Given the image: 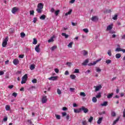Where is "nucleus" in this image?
<instances>
[{
	"label": "nucleus",
	"instance_id": "nucleus-1",
	"mask_svg": "<svg viewBox=\"0 0 125 125\" xmlns=\"http://www.w3.org/2000/svg\"><path fill=\"white\" fill-rule=\"evenodd\" d=\"M8 40L9 39L8 38V36H7L4 40H3V42L2 43V46L3 47H5L6 45H7V42H8Z\"/></svg>",
	"mask_w": 125,
	"mask_h": 125
},
{
	"label": "nucleus",
	"instance_id": "nucleus-2",
	"mask_svg": "<svg viewBox=\"0 0 125 125\" xmlns=\"http://www.w3.org/2000/svg\"><path fill=\"white\" fill-rule=\"evenodd\" d=\"M81 111H83V113H84L85 114H86V113H88V109H87V108H85V106H83L81 108Z\"/></svg>",
	"mask_w": 125,
	"mask_h": 125
},
{
	"label": "nucleus",
	"instance_id": "nucleus-3",
	"mask_svg": "<svg viewBox=\"0 0 125 125\" xmlns=\"http://www.w3.org/2000/svg\"><path fill=\"white\" fill-rule=\"evenodd\" d=\"M95 89V91H99V90H100L102 88V85H99L98 86H94Z\"/></svg>",
	"mask_w": 125,
	"mask_h": 125
},
{
	"label": "nucleus",
	"instance_id": "nucleus-4",
	"mask_svg": "<svg viewBox=\"0 0 125 125\" xmlns=\"http://www.w3.org/2000/svg\"><path fill=\"white\" fill-rule=\"evenodd\" d=\"M58 79V76H52L48 79L49 81H56Z\"/></svg>",
	"mask_w": 125,
	"mask_h": 125
},
{
	"label": "nucleus",
	"instance_id": "nucleus-5",
	"mask_svg": "<svg viewBox=\"0 0 125 125\" xmlns=\"http://www.w3.org/2000/svg\"><path fill=\"white\" fill-rule=\"evenodd\" d=\"M47 102V98L46 97V96H44L42 100V104L46 103Z\"/></svg>",
	"mask_w": 125,
	"mask_h": 125
},
{
	"label": "nucleus",
	"instance_id": "nucleus-6",
	"mask_svg": "<svg viewBox=\"0 0 125 125\" xmlns=\"http://www.w3.org/2000/svg\"><path fill=\"white\" fill-rule=\"evenodd\" d=\"M40 45L41 44H39L36 46L35 51H36V52H40V51H41V49L40 48Z\"/></svg>",
	"mask_w": 125,
	"mask_h": 125
},
{
	"label": "nucleus",
	"instance_id": "nucleus-7",
	"mask_svg": "<svg viewBox=\"0 0 125 125\" xmlns=\"http://www.w3.org/2000/svg\"><path fill=\"white\" fill-rule=\"evenodd\" d=\"M37 8L42 9V8H43V4H42V3H38V6H37Z\"/></svg>",
	"mask_w": 125,
	"mask_h": 125
},
{
	"label": "nucleus",
	"instance_id": "nucleus-8",
	"mask_svg": "<svg viewBox=\"0 0 125 125\" xmlns=\"http://www.w3.org/2000/svg\"><path fill=\"white\" fill-rule=\"evenodd\" d=\"M82 53L83 56H86L88 53V52L85 50H83L82 51Z\"/></svg>",
	"mask_w": 125,
	"mask_h": 125
},
{
	"label": "nucleus",
	"instance_id": "nucleus-9",
	"mask_svg": "<svg viewBox=\"0 0 125 125\" xmlns=\"http://www.w3.org/2000/svg\"><path fill=\"white\" fill-rule=\"evenodd\" d=\"M91 20H92L94 22H95V21H98V18L97 17V16H94L92 17V18L91 19Z\"/></svg>",
	"mask_w": 125,
	"mask_h": 125
},
{
	"label": "nucleus",
	"instance_id": "nucleus-10",
	"mask_svg": "<svg viewBox=\"0 0 125 125\" xmlns=\"http://www.w3.org/2000/svg\"><path fill=\"white\" fill-rule=\"evenodd\" d=\"M18 11V8H17L16 7H13L12 10V12L14 14L16 12H17Z\"/></svg>",
	"mask_w": 125,
	"mask_h": 125
},
{
	"label": "nucleus",
	"instance_id": "nucleus-11",
	"mask_svg": "<svg viewBox=\"0 0 125 125\" xmlns=\"http://www.w3.org/2000/svg\"><path fill=\"white\" fill-rule=\"evenodd\" d=\"M13 62L14 64V65H18V64H19V60H18V59H15L13 61Z\"/></svg>",
	"mask_w": 125,
	"mask_h": 125
},
{
	"label": "nucleus",
	"instance_id": "nucleus-12",
	"mask_svg": "<svg viewBox=\"0 0 125 125\" xmlns=\"http://www.w3.org/2000/svg\"><path fill=\"white\" fill-rule=\"evenodd\" d=\"M112 29H113V25H109L107 26V27L106 28V31H111V30H112Z\"/></svg>",
	"mask_w": 125,
	"mask_h": 125
},
{
	"label": "nucleus",
	"instance_id": "nucleus-13",
	"mask_svg": "<svg viewBox=\"0 0 125 125\" xmlns=\"http://www.w3.org/2000/svg\"><path fill=\"white\" fill-rule=\"evenodd\" d=\"M87 63H88V60L86 59L82 63V65L83 66H86Z\"/></svg>",
	"mask_w": 125,
	"mask_h": 125
},
{
	"label": "nucleus",
	"instance_id": "nucleus-14",
	"mask_svg": "<svg viewBox=\"0 0 125 125\" xmlns=\"http://www.w3.org/2000/svg\"><path fill=\"white\" fill-rule=\"evenodd\" d=\"M72 11L73 10H72V9H70L68 12L65 14V16H68V15H70L71 13H72Z\"/></svg>",
	"mask_w": 125,
	"mask_h": 125
},
{
	"label": "nucleus",
	"instance_id": "nucleus-15",
	"mask_svg": "<svg viewBox=\"0 0 125 125\" xmlns=\"http://www.w3.org/2000/svg\"><path fill=\"white\" fill-rule=\"evenodd\" d=\"M36 11H37L38 13H39L40 14H41V13H42V9L38 8L36 9Z\"/></svg>",
	"mask_w": 125,
	"mask_h": 125
},
{
	"label": "nucleus",
	"instance_id": "nucleus-16",
	"mask_svg": "<svg viewBox=\"0 0 125 125\" xmlns=\"http://www.w3.org/2000/svg\"><path fill=\"white\" fill-rule=\"evenodd\" d=\"M101 105L103 106H108V102H104L103 104H101Z\"/></svg>",
	"mask_w": 125,
	"mask_h": 125
},
{
	"label": "nucleus",
	"instance_id": "nucleus-17",
	"mask_svg": "<svg viewBox=\"0 0 125 125\" xmlns=\"http://www.w3.org/2000/svg\"><path fill=\"white\" fill-rule=\"evenodd\" d=\"M62 37H64L65 39H68L69 38V35L66 34L65 33H62Z\"/></svg>",
	"mask_w": 125,
	"mask_h": 125
},
{
	"label": "nucleus",
	"instance_id": "nucleus-18",
	"mask_svg": "<svg viewBox=\"0 0 125 125\" xmlns=\"http://www.w3.org/2000/svg\"><path fill=\"white\" fill-rule=\"evenodd\" d=\"M102 120H103V117H101V118H100L99 119V120H98L97 121V124L98 125H100V124L102 123Z\"/></svg>",
	"mask_w": 125,
	"mask_h": 125
},
{
	"label": "nucleus",
	"instance_id": "nucleus-19",
	"mask_svg": "<svg viewBox=\"0 0 125 125\" xmlns=\"http://www.w3.org/2000/svg\"><path fill=\"white\" fill-rule=\"evenodd\" d=\"M119 121H120V117H118L116 120H115L114 122H113V125H116V124H117V123H118V122H119Z\"/></svg>",
	"mask_w": 125,
	"mask_h": 125
},
{
	"label": "nucleus",
	"instance_id": "nucleus-20",
	"mask_svg": "<svg viewBox=\"0 0 125 125\" xmlns=\"http://www.w3.org/2000/svg\"><path fill=\"white\" fill-rule=\"evenodd\" d=\"M74 113H81V108H79V109H74Z\"/></svg>",
	"mask_w": 125,
	"mask_h": 125
},
{
	"label": "nucleus",
	"instance_id": "nucleus-21",
	"mask_svg": "<svg viewBox=\"0 0 125 125\" xmlns=\"http://www.w3.org/2000/svg\"><path fill=\"white\" fill-rule=\"evenodd\" d=\"M111 117H116V112L114 111H112L111 112Z\"/></svg>",
	"mask_w": 125,
	"mask_h": 125
},
{
	"label": "nucleus",
	"instance_id": "nucleus-22",
	"mask_svg": "<svg viewBox=\"0 0 125 125\" xmlns=\"http://www.w3.org/2000/svg\"><path fill=\"white\" fill-rule=\"evenodd\" d=\"M45 18H46V16H45V15H43L40 17V19H41V20H44Z\"/></svg>",
	"mask_w": 125,
	"mask_h": 125
},
{
	"label": "nucleus",
	"instance_id": "nucleus-23",
	"mask_svg": "<svg viewBox=\"0 0 125 125\" xmlns=\"http://www.w3.org/2000/svg\"><path fill=\"white\" fill-rule=\"evenodd\" d=\"M92 101L93 102V103H96V102H97V99L96 98V97H93Z\"/></svg>",
	"mask_w": 125,
	"mask_h": 125
},
{
	"label": "nucleus",
	"instance_id": "nucleus-24",
	"mask_svg": "<svg viewBox=\"0 0 125 125\" xmlns=\"http://www.w3.org/2000/svg\"><path fill=\"white\" fill-rule=\"evenodd\" d=\"M101 61V59H100L99 60H97L96 61H94L93 63V65H96V64H97V63H98V62Z\"/></svg>",
	"mask_w": 125,
	"mask_h": 125
},
{
	"label": "nucleus",
	"instance_id": "nucleus-25",
	"mask_svg": "<svg viewBox=\"0 0 125 125\" xmlns=\"http://www.w3.org/2000/svg\"><path fill=\"white\" fill-rule=\"evenodd\" d=\"M27 78H28V75L27 74H25L22 77L21 79L27 81Z\"/></svg>",
	"mask_w": 125,
	"mask_h": 125
},
{
	"label": "nucleus",
	"instance_id": "nucleus-26",
	"mask_svg": "<svg viewBox=\"0 0 125 125\" xmlns=\"http://www.w3.org/2000/svg\"><path fill=\"white\" fill-rule=\"evenodd\" d=\"M37 43H38V40H37V39L36 38H34L33 39V44H37Z\"/></svg>",
	"mask_w": 125,
	"mask_h": 125
},
{
	"label": "nucleus",
	"instance_id": "nucleus-27",
	"mask_svg": "<svg viewBox=\"0 0 125 125\" xmlns=\"http://www.w3.org/2000/svg\"><path fill=\"white\" fill-rule=\"evenodd\" d=\"M70 78L72 80H75L76 76V75L73 74V75H70Z\"/></svg>",
	"mask_w": 125,
	"mask_h": 125
},
{
	"label": "nucleus",
	"instance_id": "nucleus-28",
	"mask_svg": "<svg viewBox=\"0 0 125 125\" xmlns=\"http://www.w3.org/2000/svg\"><path fill=\"white\" fill-rule=\"evenodd\" d=\"M116 58L117 59H119V58H121V56H122V55L121 54H117L116 55Z\"/></svg>",
	"mask_w": 125,
	"mask_h": 125
},
{
	"label": "nucleus",
	"instance_id": "nucleus-29",
	"mask_svg": "<svg viewBox=\"0 0 125 125\" xmlns=\"http://www.w3.org/2000/svg\"><path fill=\"white\" fill-rule=\"evenodd\" d=\"M113 95H114V94L113 93H110L107 95V98L110 99V98H112L113 97Z\"/></svg>",
	"mask_w": 125,
	"mask_h": 125
},
{
	"label": "nucleus",
	"instance_id": "nucleus-30",
	"mask_svg": "<svg viewBox=\"0 0 125 125\" xmlns=\"http://www.w3.org/2000/svg\"><path fill=\"white\" fill-rule=\"evenodd\" d=\"M5 109L6 111H9V110H10V106L8 105H6L5 106Z\"/></svg>",
	"mask_w": 125,
	"mask_h": 125
},
{
	"label": "nucleus",
	"instance_id": "nucleus-31",
	"mask_svg": "<svg viewBox=\"0 0 125 125\" xmlns=\"http://www.w3.org/2000/svg\"><path fill=\"white\" fill-rule=\"evenodd\" d=\"M56 48H57V46H53L51 49L52 50V51H54V50H55V49H56Z\"/></svg>",
	"mask_w": 125,
	"mask_h": 125
},
{
	"label": "nucleus",
	"instance_id": "nucleus-32",
	"mask_svg": "<svg viewBox=\"0 0 125 125\" xmlns=\"http://www.w3.org/2000/svg\"><path fill=\"white\" fill-rule=\"evenodd\" d=\"M54 39V37H51V39H50L48 41V42H53L54 40H53Z\"/></svg>",
	"mask_w": 125,
	"mask_h": 125
},
{
	"label": "nucleus",
	"instance_id": "nucleus-33",
	"mask_svg": "<svg viewBox=\"0 0 125 125\" xmlns=\"http://www.w3.org/2000/svg\"><path fill=\"white\" fill-rule=\"evenodd\" d=\"M25 36H26V34H25L24 33V32H21V38H25Z\"/></svg>",
	"mask_w": 125,
	"mask_h": 125
},
{
	"label": "nucleus",
	"instance_id": "nucleus-34",
	"mask_svg": "<svg viewBox=\"0 0 125 125\" xmlns=\"http://www.w3.org/2000/svg\"><path fill=\"white\" fill-rule=\"evenodd\" d=\"M112 19L113 20H117V19H118V15L115 14L114 16L112 18Z\"/></svg>",
	"mask_w": 125,
	"mask_h": 125
},
{
	"label": "nucleus",
	"instance_id": "nucleus-35",
	"mask_svg": "<svg viewBox=\"0 0 125 125\" xmlns=\"http://www.w3.org/2000/svg\"><path fill=\"white\" fill-rule=\"evenodd\" d=\"M60 12V10H59L56 11L55 12V14L56 16H58V14H59Z\"/></svg>",
	"mask_w": 125,
	"mask_h": 125
},
{
	"label": "nucleus",
	"instance_id": "nucleus-36",
	"mask_svg": "<svg viewBox=\"0 0 125 125\" xmlns=\"http://www.w3.org/2000/svg\"><path fill=\"white\" fill-rule=\"evenodd\" d=\"M93 121V117L92 116H90V118L88 119L89 123H91Z\"/></svg>",
	"mask_w": 125,
	"mask_h": 125
},
{
	"label": "nucleus",
	"instance_id": "nucleus-37",
	"mask_svg": "<svg viewBox=\"0 0 125 125\" xmlns=\"http://www.w3.org/2000/svg\"><path fill=\"white\" fill-rule=\"evenodd\" d=\"M30 70H34V69H35V65H34V64H31V65H30Z\"/></svg>",
	"mask_w": 125,
	"mask_h": 125
},
{
	"label": "nucleus",
	"instance_id": "nucleus-38",
	"mask_svg": "<svg viewBox=\"0 0 125 125\" xmlns=\"http://www.w3.org/2000/svg\"><path fill=\"white\" fill-rule=\"evenodd\" d=\"M101 97V93L99 92L98 95L96 96V98H100Z\"/></svg>",
	"mask_w": 125,
	"mask_h": 125
},
{
	"label": "nucleus",
	"instance_id": "nucleus-39",
	"mask_svg": "<svg viewBox=\"0 0 125 125\" xmlns=\"http://www.w3.org/2000/svg\"><path fill=\"white\" fill-rule=\"evenodd\" d=\"M73 42H70L69 43V44L68 45V47H70V48H72V45H73Z\"/></svg>",
	"mask_w": 125,
	"mask_h": 125
},
{
	"label": "nucleus",
	"instance_id": "nucleus-40",
	"mask_svg": "<svg viewBox=\"0 0 125 125\" xmlns=\"http://www.w3.org/2000/svg\"><path fill=\"white\" fill-rule=\"evenodd\" d=\"M55 116L56 119H57V120H60V119H61V117L59 115L56 114Z\"/></svg>",
	"mask_w": 125,
	"mask_h": 125
},
{
	"label": "nucleus",
	"instance_id": "nucleus-41",
	"mask_svg": "<svg viewBox=\"0 0 125 125\" xmlns=\"http://www.w3.org/2000/svg\"><path fill=\"white\" fill-rule=\"evenodd\" d=\"M96 72H97L98 73H100V72H101V69H100L99 67H97L96 68Z\"/></svg>",
	"mask_w": 125,
	"mask_h": 125
},
{
	"label": "nucleus",
	"instance_id": "nucleus-42",
	"mask_svg": "<svg viewBox=\"0 0 125 125\" xmlns=\"http://www.w3.org/2000/svg\"><path fill=\"white\" fill-rule=\"evenodd\" d=\"M105 62L106 64H110V63L112 62V61H111V60H107L105 61Z\"/></svg>",
	"mask_w": 125,
	"mask_h": 125
},
{
	"label": "nucleus",
	"instance_id": "nucleus-43",
	"mask_svg": "<svg viewBox=\"0 0 125 125\" xmlns=\"http://www.w3.org/2000/svg\"><path fill=\"white\" fill-rule=\"evenodd\" d=\"M57 92L58 94H59V95H60V94H61V93H62V92H61V90L60 89H58Z\"/></svg>",
	"mask_w": 125,
	"mask_h": 125
},
{
	"label": "nucleus",
	"instance_id": "nucleus-44",
	"mask_svg": "<svg viewBox=\"0 0 125 125\" xmlns=\"http://www.w3.org/2000/svg\"><path fill=\"white\" fill-rule=\"evenodd\" d=\"M37 82H38V80L36 79H34L32 81V83H37Z\"/></svg>",
	"mask_w": 125,
	"mask_h": 125
},
{
	"label": "nucleus",
	"instance_id": "nucleus-45",
	"mask_svg": "<svg viewBox=\"0 0 125 125\" xmlns=\"http://www.w3.org/2000/svg\"><path fill=\"white\" fill-rule=\"evenodd\" d=\"M74 73L78 74L79 73H80V69H75L74 70Z\"/></svg>",
	"mask_w": 125,
	"mask_h": 125
},
{
	"label": "nucleus",
	"instance_id": "nucleus-46",
	"mask_svg": "<svg viewBox=\"0 0 125 125\" xmlns=\"http://www.w3.org/2000/svg\"><path fill=\"white\" fill-rule=\"evenodd\" d=\"M26 81H27V80H24V79H21V83L22 84H23V83H26Z\"/></svg>",
	"mask_w": 125,
	"mask_h": 125
},
{
	"label": "nucleus",
	"instance_id": "nucleus-47",
	"mask_svg": "<svg viewBox=\"0 0 125 125\" xmlns=\"http://www.w3.org/2000/svg\"><path fill=\"white\" fill-rule=\"evenodd\" d=\"M122 48H120V47H117L116 50L115 51H122Z\"/></svg>",
	"mask_w": 125,
	"mask_h": 125
},
{
	"label": "nucleus",
	"instance_id": "nucleus-48",
	"mask_svg": "<svg viewBox=\"0 0 125 125\" xmlns=\"http://www.w3.org/2000/svg\"><path fill=\"white\" fill-rule=\"evenodd\" d=\"M107 54L109 55V56H112V52L110 50H108Z\"/></svg>",
	"mask_w": 125,
	"mask_h": 125
},
{
	"label": "nucleus",
	"instance_id": "nucleus-49",
	"mask_svg": "<svg viewBox=\"0 0 125 125\" xmlns=\"http://www.w3.org/2000/svg\"><path fill=\"white\" fill-rule=\"evenodd\" d=\"M24 56H25V55L23 54H21L19 56V58H21V59H23V58H24Z\"/></svg>",
	"mask_w": 125,
	"mask_h": 125
},
{
	"label": "nucleus",
	"instance_id": "nucleus-50",
	"mask_svg": "<svg viewBox=\"0 0 125 125\" xmlns=\"http://www.w3.org/2000/svg\"><path fill=\"white\" fill-rule=\"evenodd\" d=\"M81 96H83V97H85V93L84 92H81L80 93Z\"/></svg>",
	"mask_w": 125,
	"mask_h": 125
},
{
	"label": "nucleus",
	"instance_id": "nucleus-51",
	"mask_svg": "<svg viewBox=\"0 0 125 125\" xmlns=\"http://www.w3.org/2000/svg\"><path fill=\"white\" fill-rule=\"evenodd\" d=\"M83 32H84L85 33H88V29H87V28H84V29H83Z\"/></svg>",
	"mask_w": 125,
	"mask_h": 125
},
{
	"label": "nucleus",
	"instance_id": "nucleus-52",
	"mask_svg": "<svg viewBox=\"0 0 125 125\" xmlns=\"http://www.w3.org/2000/svg\"><path fill=\"white\" fill-rule=\"evenodd\" d=\"M34 13H35V11L34 10L30 11V15H34Z\"/></svg>",
	"mask_w": 125,
	"mask_h": 125
},
{
	"label": "nucleus",
	"instance_id": "nucleus-53",
	"mask_svg": "<svg viewBox=\"0 0 125 125\" xmlns=\"http://www.w3.org/2000/svg\"><path fill=\"white\" fill-rule=\"evenodd\" d=\"M69 90L70 91H71V92H74V90H75V88H69Z\"/></svg>",
	"mask_w": 125,
	"mask_h": 125
},
{
	"label": "nucleus",
	"instance_id": "nucleus-54",
	"mask_svg": "<svg viewBox=\"0 0 125 125\" xmlns=\"http://www.w3.org/2000/svg\"><path fill=\"white\" fill-rule=\"evenodd\" d=\"M62 117H65V116H67V113L66 112H62Z\"/></svg>",
	"mask_w": 125,
	"mask_h": 125
},
{
	"label": "nucleus",
	"instance_id": "nucleus-55",
	"mask_svg": "<svg viewBox=\"0 0 125 125\" xmlns=\"http://www.w3.org/2000/svg\"><path fill=\"white\" fill-rule=\"evenodd\" d=\"M13 96H14V97H16V96H17V93L16 92H14L12 94Z\"/></svg>",
	"mask_w": 125,
	"mask_h": 125
},
{
	"label": "nucleus",
	"instance_id": "nucleus-56",
	"mask_svg": "<svg viewBox=\"0 0 125 125\" xmlns=\"http://www.w3.org/2000/svg\"><path fill=\"white\" fill-rule=\"evenodd\" d=\"M13 87H14V85H13L8 86V88H9L10 89H11V88H13Z\"/></svg>",
	"mask_w": 125,
	"mask_h": 125
},
{
	"label": "nucleus",
	"instance_id": "nucleus-57",
	"mask_svg": "<svg viewBox=\"0 0 125 125\" xmlns=\"http://www.w3.org/2000/svg\"><path fill=\"white\" fill-rule=\"evenodd\" d=\"M62 110V111H67V110H68V108L66 107H63Z\"/></svg>",
	"mask_w": 125,
	"mask_h": 125
},
{
	"label": "nucleus",
	"instance_id": "nucleus-58",
	"mask_svg": "<svg viewBox=\"0 0 125 125\" xmlns=\"http://www.w3.org/2000/svg\"><path fill=\"white\" fill-rule=\"evenodd\" d=\"M111 9H109V10H106L105 12H104V13H110L111 12Z\"/></svg>",
	"mask_w": 125,
	"mask_h": 125
},
{
	"label": "nucleus",
	"instance_id": "nucleus-59",
	"mask_svg": "<svg viewBox=\"0 0 125 125\" xmlns=\"http://www.w3.org/2000/svg\"><path fill=\"white\" fill-rule=\"evenodd\" d=\"M27 122L28 123V124H29L30 125H32V120H27Z\"/></svg>",
	"mask_w": 125,
	"mask_h": 125
},
{
	"label": "nucleus",
	"instance_id": "nucleus-60",
	"mask_svg": "<svg viewBox=\"0 0 125 125\" xmlns=\"http://www.w3.org/2000/svg\"><path fill=\"white\" fill-rule=\"evenodd\" d=\"M3 122H7V117H5L3 119Z\"/></svg>",
	"mask_w": 125,
	"mask_h": 125
},
{
	"label": "nucleus",
	"instance_id": "nucleus-61",
	"mask_svg": "<svg viewBox=\"0 0 125 125\" xmlns=\"http://www.w3.org/2000/svg\"><path fill=\"white\" fill-rule=\"evenodd\" d=\"M66 120H67V121H68V120H69L70 119V115L69 114H67L66 115Z\"/></svg>",
	"mask_w": 125,
	"mask_h": 125
},
{
	"label": "nucleus",
	"instance_id": "nucleus-62",
	"mask_svg": "<svg viewBox=\"0 0 125 125\" xmlns=\"http://www.w3.org/2000/svg\"><path fill=\"white\" fill-rule=\"evenodd\" d=\"M38 20H37V18H34V19H33V22H34V23H36V22H37V21Z\"/></svg>",
	"mask_w": 125,
	"mask_h": 125
},
{
	"label": "nucleus",
	"instance_id": "nucleus-63",
	"mask_svg": "<svg viewBox=\"0 0 125 125\" xmlns=\"http://www.w3.org/2000/svg\"><path fill=\"white\" fill-rule=\"evenodd\" d=\"M82 124L83 125H86V124H87L86 121H83Z\"/></svg>",
	"mask_w": 125,
	"mask_h": 125
},
{
	"label": "nucleus",
	"instance_id": "nucleus-64",
	"mask_svg": "<svg viewBox=\"0 0 125 125\" xmlns=\"http://www.w3.org/2000/svg\"><path fill=\"white\" fill-rule=\"evenodd\" d=\"M123 118H125V108L123 111Z\"/></svg>",
	"mask_w": 125,
	"mask_h": 125
}]
</instances>
